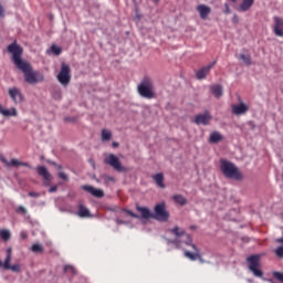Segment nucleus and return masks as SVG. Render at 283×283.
<instances>
[{"mask_svg": "<svg viewBox=\"0 0 283 283\" xmlns=\"http://www.w3.org/2000/svg\"><path fill=\"white\" fill-rule=\"evenodd\" d=\"M117 224H127L124 220H117Z\"/></svg>", "mask_w": 283, "mask_h": 283, "instance_id": "48", "label": "nucleus"}, {"mask_svg": "<svg viewBox=\"0 0 283 283\" xmlns=\"http://www.w3.org/2000/svg\"><path fill=\"white\" fill-rule=\"evenodd\" d=\"M190 229H196V227H195V226H192V227H190Z\"/></svg>", "mask_w": 283, "mask_h": 283, "instance_id": "55", "label": "nucleus"}, {"mask_svg": "<svg viewBox=\"0 0 283 283\" xmlns=\"http://www.w3.org/2000/svg\"><path fill=\"white\" fill-rule=\"evenodd\" d=\"M233 114H237V116H240V114H245V112H249V107L245 104H239L234 105L232 107Z\"/></svg>", "mask_w": 283, "mask_h": 283, "instance_id": "20", "label": "nucleus"}, {"mask_svg": "<svg viewBox=\"0 0 283 283\" xmlns=\"http://www.w3.org/2000/svg\"><path fill=\"white\" fill-rule=\"evenodd\" d=\"M8 93L13 103H15V105H21V103L25 101L23 93H21V90H19L18 87L9 88Z\"/></svg>", "mask_w": 283, "mask_h": 283, "instance_id": "10", "label": "nucleus"}, {"mask_svg": "<svg viewBox=\"0 0 283 283\" xmlns=\"http://www.w3.org/2000/svg\"><path fill=\"white\" fill-rule=\"evenodd\" d=\"M15 211L17 213H22V216L28 213V210L23 206H19Z\"/></svg>", "mask_w": 283, "mask_h": 283, "instance_id": "37", "label": "nucleus"}, {"mask_svg": "<svg viewBox=\"0 0 283 283\" xmlns=\"http://www.w3.org/2000/svg\"><path fill=\"white\" fill-rule=\"evenodd\" d=\"M48 163L49 165H52V167H56V169H59L60 171L61 169H63V166L56 164V161L49 160Z\"/></svg>", "mask_w": 283, "mask_h": 283, "instance_id": "38", "label": "nucleus"}, {"mask_svg": "<svg viewBox=\"0 0 283 283\" xmlns=\"http://www.w3.org/2000/svg\"><path fill=\"white\" fill-rule=\"evenodd\" d=\"M136 209L140 213L144 220H149L153 218V213H151V210H149V208L136 206Z\"/></svg>", "mask_w": 283, "mask_h": 283, "instance_id": "17", "label": "nucleus"}, {"mask_svg": "<svg viewBox=\"0 0 283 283\" xmlns=\"http://www.w3.org/2000/svg\"><path fill=\"white\" fill-rule=\"evenodd\" d=\"M220 165L221 171L226 178H230L232 180H242V172L235 167V164L227 159H221Z\"/></svg>", "mask_w": 283, "mask_h": 283, "instance_id": "2", "label": "nucleus"}, {"mask_svg": "<svg viewBox=\"0 0 283 283\" xmlns=\"http://www.w3.org/2000/svg\"><path fill=\"white\" fill-rule=\"evenodd\" d=\"M29 196H30V198H41V192L30 191Z\"/></svg>", "mask_w": 283, "mask_h": 283, "instance_id": "41", "label": "nucleus"}, {"mask_svg": "<svg viewBox=\"0 0 283 283\" xmlns=\"http://www.w3.org/2000/svg\"><path fill=\"white\" fill-rule=\"evenodd\" d=\"M20 167H28L29 169H32V166L28 163L20 161Z\"/></svg>", "mask_w": 283, "mask_h": 283, "instance_id": "45", "label": "nucleus"}, {"mask_svg": "<svg viewBox=\"0 0 283 283\" xmlns=\"http://www.w3.org/2000/svg\"><path fill=\"white\" fill-rule=\"evenodd\" d=\"M174 202L177 205H180L181 207H185L187 205V198H185L182 195H175L172 197Z\"/></svg>", "mask_w": 283, "mask_h": 283, "instance_id": "24", "label": "nucleus"}, {"mask_svg": "<svg viewBox=\"0 0 283 283\" xmlns=\"http://www.w3.org/2000/svg\"><path fill=\"white\" fill-rule=\"evenodd\" d=\"M1 160L7 167H10V161H8V159L2 158Z\"/></svg>", "mask_w": 283, "mask_h": 283, "instance_id": "46", "label": "nucleus"}, {"mask_svg": "<svg viewBox=\"0 0 283 283\" xmlns=\"http://www.w3.org/2000/svg\"><path fill=\"white\" fill-rule=\"evenodd\" d=\"M59 186H53L49 189V193H55V191H57Z\"/></svg>", "mask_w": 283, "mask_h": 283, "instance_id": "44", "label": "nucleus"}, {"mask_svg": "<svg viewBox=\"0 0 283 283\" xmlns=\"http://www.w3.org/2000/svg\"><path fill=\"white\" fill-rule=\"evenodd\" d=\"M0 17H3V7L0 4Z\"/></svg>", "mask_w": 283, "mask_h": 283, "instance_id": "49", "label": "nucleus"}, {"mask_svg": "<svg viewBox=\"0 0 283 283\" xmlns=\"http://www.w3.org/2000/svg\"><path fill=\"white\" fill-rule=\"evenodd\" d=\"M137 92L143 98H156V93L154 92V81L151 77H144L137 86Z\"/></svg>", "mask_w": 283, "mask_h": 283, "instance_id": "3", "label": "nucleus"}, {"mask_svg": "<svg viewBox=\"0 0 283 283\" xmlns=\"http://www.w3.org/2000/svg\"><path fill=\"white\" fill-rule=\"evenodd\" d=\"M224 8H226L224 14H231V9L229 8V3H226Z\"/></svg>", "mask_w": 283, "mask_h": 283, "instance_id": "43", "label": "nucleus"}, {"mask_svg": "<svg viewBox=\"0 0 283 283\" xmlns=\"http://www.w3.org/2000/svg\"><path fill=\"white\" fill-rule=\"evenodd\" d=\"M168 242L170 244H178L180 241H178V239H175V240H168Z\"/></svg>", "mask_w": 283, "mask_h": 283, "instance_id": "47", "label": "nucleus"}, {"mask_svg": "<svg viewBox=\"0 0 283 283\" xmlns=\"http://www.w3.org/2000/svg\"><path fill=\"white\" fill-rule=\"evenodd\" d=\"M77 216L80 218H92V214L90 213V209L85 208L83 203L78 205Z\"/></svg>", "mask_w": 283, "mask_h": 283, "instance_id": "21", "label": "nucleus"}, {"mask_svg": "<svg viewBox=\"0 0 283 283\" xmlns=\"http://www.w3.org/2000/svg\"><path fill=\"white\" fill-rule=\"evenodd\" d=\"M7 50L12 54L14 65L24 74L25 83H29V85H36V83H43V81H45V75H43V73L34 71L32 64L21 59L23 55V48L13 42L8 45Z\"/></svg>", "mask_w": 283, "mask_h": 283, "instance_id": "1", "label": "nucleus"}, {"mask_svg": "<svg viewBox=\"0 0 283 283\" xmlns=\"http://www.w3.org/2000/svg\"><path fill=\"white\" fill-rule=\"evenodd\" d=\"M239 59H241L245 65H251V55L240 54Z\"/></svg>", "mask_w": 283, "mask_h": 283, "instance_id": "32", "label": "nucleus"}, {"mask_svg": "<svg viewBox=\"0 0 283 283\" xmlns=\"http://www.w3.org/2000/svg\"><path fill=\"white\" fill-rule=\"evenodd\" d=\"M104 163L106 165H109L111 167H113V169H115V171H127V168L124 167L122 164H120V159L114 155V154H111L108 155L105 159H104Z\"/></svg>", "mask_w": 283, "mask_h": 283, "instance_id": "9", "label": "nucleus"}, {"mask_svg": "<svg viewBox=\"0 0 283 283\" xmlns=\"http://www.w3.org/2000/svg\"><path fill=\"white\" fill-rule=\"evenodd\" d=\"M275 253H276L277 258H283V245L279 247L275 250Z\"/></svg>", "mask_w": 283, "mask_h": 283, "instance_id": "39", "label": "nucleus"}, {"mask_svg": "<svg viewBox=\"0 0 283 283\" xmlns=\"http://www.w3.org/2000/svg\"><path fill=\"white\" fill-rule=\"evenodd\" d=\"M232 22L238 25V23H240V18L238 17V14H234L232 18Z\"/></svg>", "mask_w": 283, "mask_h": 283, "instance_id": "42", "label": "nucleus"}, {"mask_svg": "<svg viewBox=\"0 0 283 283\" xmlns=\"http://www.w3.org/2000/svg\"><path fill=\"white\" fill-rule=\"evenodd\" d=\"M72 69L70 67L69 64L63 62L61 64V71L57 74V81L63 85V87H67L70 85V82L72 81Z\"/></svg>", "mask_w": 283, "mask_h": 283, "instance_id": "5", "label": "nucleus"}, {"mask_svg": "<svg viewBox=\"0 0 283 283\" xmlns=\"http://www.w3.org/2000/svg\"><path fill=\"white\" fill-rule=\"evenodd\" d=\"M10 262H12V248L7 249V256L4 259V262L0 260V269H4L6 271H12L13 273H21V264L17 263L11 265Z\"/></svg>", "mask_w": 283, "mask_h": 283, "instance_id": "6", "label": "nucleus"}, {"mask_svg": "<svg viewBox=\"0 0 283 283\" xmlns=\"http://www.w3.org/2000/svg\"><path fill=\"white\" fill-rule=\"evenodd\" d=\"M272 275L275 280L283 283V273L282 272H273Z\"/></svg>", "mask_w": 283, "mask_h": 283, "instance_id": "34", "label": "nucleus"}, {"mask_svg": "<svg viewBox=\"0 0 283 283\" xmlns=\"http://www.w3.org/2000/svg\"><path fill=\"white\" fill-rule=\"evenodd\" d=\"M232 1V3H235L238 0H231Z\"/></svg>", "mask_w": 283, "mask_h": 283, "instance_id": "54", "label": "nucleus"}, {"mask_svg": "<svg viewBox=\"0 0 283 283\" xmlns=\"http://www.w3.org/2000/svg\"><path fill=\"white\" fill-rule=\"evenodd\" d=\"M222 140V134L220 132H212L210 134L209 143L212 145H218Z\"/></svg>", "mask_w": 283, "mask_h": 283, "instance_id": "22", "label": "nucleus"}, {"mask_svg": "<svg viewBox=\"0 0 283 283\" xmlns=\"http://www.w3.org/2000/svg\"><path fill=\"white\" fill-rule=\"evenodd\" d=\"M275 36H283V19L280 17H274V28Z\"/></svg>", "mask_w": 283, "mask_h": 283, "instance_id": "14", "label": "nucleus"}, {"mask_svg": "<svg viewBox=\"0 0 283 283\" xmlns=\"http://www.w3.org/2000/svg\"><path fill=\"white\" fill-rule=\"evenodd\" d=\"M186 238L187 240L185 241V244H187V247H191L195 253L186 250L184 252L185 258H188V260H191L192 262H195V260H199L201 264H205V259H202V255L200 254V249H198V247L193 244V240L191 239V235L186 234Z\"/></svg>", "mask_w": 283, "mask_h": 283, "instance_id": "4", "label": "nucleus"}, {"mask_svg": "<svg viewBox=\"0 0 283 283\" xmlns=\"http://www.w3.org/2000/svg\"><path fill=\"white\" fill-rule=\"evenodd\" d=\"M124 212L127 213V216H130V218L140 219V216L134 213L132 210L124 209Z\"/></svg>", "mask_w": 283, "mask_h": 283, "instance_id": "35", "label": "nucleus"}, {"mask_svg": "<svg viewBox=\"0 0 283 283\" xmlns=\"http://www.w3.org/2000/svg\"><path fill=\"white\" fill-rule=\"evenodd\" d=\"M31 251L32 253H43V251H45V248H43V244L41 243H34L31 247Z\"/></svg>", "mask_w": 283, "mask_h": 283, "instance_id": "27", "label": "nucleus"}, {"mask_svg": "<svg viewBox=\"0 0 283 283\" xmlns=\"http://www.w3.org/2000/svg\"><path fill=\"white\" fill-rule=\"evenodd\" d=\"M153 180H155L157 187H159L160 189H165V175L158 172L153 176Z\"/></svg>", "mask_w": 283, "mask_h": 283, "instance_id": "19", "label": "nucleus"}, {"mask_svg": "<svg viewBox=\"0 0 283 283\" xmlns=\"http://www.w3.org/2000/svg\"><path fill=\"white\" fill-rule=\"evenodd\" d=\"M247 262L249 264V270L253 273L255 277H262L264 275V272L260 270V255L253 254L250 255L247 259Z\"/></svg>", "mask_w": 283, "mask_h": 283, "instance_id": "7", "label": "nucleus"}, {"mask_svg": "<svg viewBox=\"0 0 283 283\" xmlns=\"http://www.w3.org/2000/svg\"><path fill=\"white\" fill-rule=\"evenodd\" d=\"M253 3H255V0H243L238 8V12H249L253 8Z\"/></svg>", "mask_w": 283, "mask_h": 283, "instance_id": "18", "label": "nucleus"}, {"mask_svg": "<svg viewBox=\"0 0 283 283\" xmlns=\"http://www.w3.org/2000/svg\"><path fill=\"white\" fill-rule=\"evenodd\" d=\"M0 238H2V240L4 242H8V240H10V238H11V234L8 230H1L0 231Z\"/></svg>", "mask_w": 283, "mask_h": 283, "instance_id": "29", "label": "nucleus"}, {"mask_svg": "<svg viewBox=\"0 0 283 283\" xmlns=\"http://www.w3.org/2000/svg\"><path fill=\"white\" fill-rule=\"evenodd\" d=\"M197 11L200 14V19L206 20L211 14V8L207 7L206 4H199L197 7Z\"/></svg>", "mask_w": 283, "mask_h": 283, "instance_id": "16", "label": "nucleus"}, {"mask_svg": "<svg viewBox=\"0 0 283 283\" xmlns=\"http://www.w3.org/2000/svg\"><path fill=\"white\" fill-rule=\"evenodd\" d=\"M64 120H65V123H70V118L69 117H65Z\"/></svg>", "mask_w": 283, "mask_h": 283, "instance_id": "52", "label": "nucleus"}, {"mask_svg": "<svg viewBox=\"0 0 283 283\" xmlns=\"http://www.w3.org/2000/svg\"><path fill=\"white\" fill-rule=\"evenodd\" d=\"M169 231H170V233L176 235V238H182V235H187V232L185 230L180 229V227H178V226L170 229Z\"/></svg>", "mask_w": 283, "mask_h": 283, "instance_id": "23", "label": "nucleus"}, {"mask_svg": "<svg viewBox=\"0 0 283 283\" xmlns=\"http://www.w3.org/2000/svg\"><path fill=\"white\" fill-rule=\"evenodd\" d=\"M64 273H70L71 275H76V269L72 265L64 266Z\"/></svg>", "mask_w": 283, "mask_h": 283, "instance_id": "33", "label": "nucleus"}, {"mask_svg": "<svg viewBox=\"0 0 283 283\" xmlns=\"http://www.w3.org/2000/svg\"><path fill=\"white\" fill-rule=\"evenodd\" d=\"M9 165H10V167H20L21 161L19 159H11Z\"/></svg>", "mask_w": 283, "mask_h": 283, "instance_id": "36", "label": "nucleus"}, {"mask_svg": "<svg viewBox=\"0 0 283 283\" xmlns=\"http://www.w3.org/2000/svg\"><path fill=\"white\" fill-rule=\"evenodd\" d=\"M59 178L65 181L70 180V177L65 172H59Z\"/></svg>", "mask_w": 283, "mask_h": 283, "instance_id": "40", "label": "nucleus"}, {"mask_svg": "<svg viewBox=\"0 0 283 283\" xmlns=\"http://www.w3.org/2000/svg\"><path fill=\"white\" fill-rule=\"evenodd\" d=\"M213 120V116L209 112L195 116L196 125H209Z\"/></svg>", "mask_w": 283, "mask_h": 283, "instance_id": "12", "label": "nucleus"}, {"mask_svg": "<svg viewBox=\"0 0 283 283\" xmlns=\"http://www.w3.org/2000/svg\"><path fill=\"white\" fill-rule=\"evenodd\" d=\"M154 211L153 220H158V222H167L169 220V211H167L165 202L156 205Z\"/></svg>", "mask_w": 283, "mask_h": 283, "instance_id": "8", "label": "nucleus"}, {"mask_svg": "<svg viewBox=\"0 0 283 283\" xmlns=\"http://www.w3.org/2000/svg\"><path fill=\"white\" fill-rule=\"evenodd\" d=\"M113 147H118V143L113 142Z\"/></svg>", "mask_w": 283, "mask_h": 283, "instance_id": "51", "label": "nucleus"}, {"mask_svg": "<svg viewBox=\"0 0 283 283\" xmlns=\"http://www.w3.org/2000/svg\"><path fill=\"white\" fill-rule=\"evenodd\" d=\"M0 114H2V116H18V112H17V108H12L11 111L10 109H4L2 107V109L0 111Z\"/></svg>", "mask_w": 283, "mask_h": 283, "instance_id": "26", "label": "nucleus"}, {"mask_svg": "<svg viewBox=\"0 0 283 283\" xmlns=\"http://www.w3.org/2000/svg\"><path fill=\"white\" fill-rule=\"evenodd\" d=\"M51 52L55 54V56H59L63 52V49H61V46H56L55 44H53L51 46Z\"/></svg>", "mask_w": 283, "mask_h": 283, "instance_id": "31", "label": "nucleus"}, {"mask_svg": "<svg viewBox=\"0 0 283 283\" xmlns=\"http://www.w3.org/2000/svg\"><path fill=\"white\" fill-rule=\"evenodd\" d=\"M38 175L41 176V178H43L44 180V186L45 187H50V185L52 184V174H50V171L48 170V168H45V166H38L36 168Z\"/></svg>", "mask_w": 283, "mask_h": 283, "instance_id": "11", "label": "nucleus"}, {"mask_svg": "<svg viewBox=\"0 0 283 283\" xmlns=\"http://www.w3.org/2000/svg\"><path fill=\"white\" fill-rule=\"evenodd\" d=\"M216 65V62H212L211 64L201 67L199 71H197L196 76L198 81H202L207 78V75L211 72L212 67Z\"/></svg>", "mask_w": 283, "mask_h": 283, "instance_id": "13", "label": "nucleus"}, {"mask_svg": "<svg viewBox=\"0 0 283 283\" xmlns=\"http://www.w3.org/2000/svg\"><path fill=\"white\" fill-rule=\"evenodd\" d=\"M82 189H84V191H87L95 198H104L105 197V192L103 190L96 189L92 186H83Z\"/></svg>", "mask_w": 283, "mask_h": 283, "instance_id": "15", "label": "nucleus"}, {"mask_svg": "<svg viewBox=\"0 0 283 283\" xmlns=\"http://www.w3.org/2000/svg\"><path fill=\"white\" fill-rule=\"evenodd\" d=\"M211 92L216 98H220V96H222V85L212 86Z\"/></svg>", "mask_w": 283, "mask_h": 283, "instance_id": "25", "label": "nucleus"}, {"mask_svg": "<svg viewBox=\"0 0 283 283\" xmlns=\"http://www.w3.org/2000/svg\"><path fill=\"white\" fill-rule=\"evenodd\" d=\"M52 96H53V98H55V101H61V98L63 96L61 88H54L52 92Z\"/></svg>", "mask_w": 283, "mask_h": 283, "instance_id": "28", "label": "nucleus"}, {"mask_svg": "<svg viewBox=\"0 0 283 283\" xmlns=\"http://www.w3.org/2000/svg\"><path fill=\"white\" fill-rule=\"evenodd\" d=\"M112 138V132L107 129L102 130V140H109Z\"/></svg>", "mask_w": 283, "mask_h": 283, "instance_id": "30", "label": "nucleus"}, {"mask_svg": "<svg viewBox=\"0 0 283 283\" xmlns=\"http://www.w3.org/2000/svg\"><path fill=\"white\" fill-rule=\"evenodd\" d=\"M21 235H22V240H25V238H28V234L25 233H22Z\"/></svg>", "mask_w": 283, "mask_h": 283, "instance_id": "50", "label": "nucleus"}, {"mask_svg": "<svg viewBox=\"0 0 283 283\" xmlns=\"http://www.w3.org/2000/svg\"><path fill=\"white\" fill-rule=\"evenodd\" d=\"M160 0H154L155 3H158Z\"/></svg>", "mask_w": 283, "mask_h": 283, "instance_id": "53", "label": "nucleus"}]
</instances>
